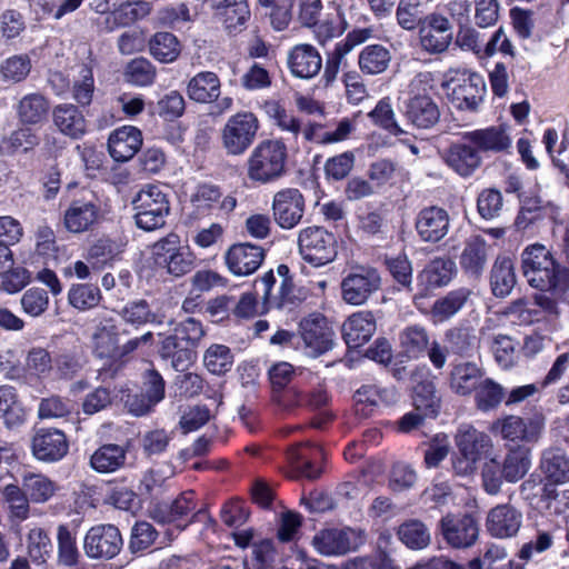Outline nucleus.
<instances>
[{
	"instance_id": "f257e3e1",
	"label": "nucleus",
	"mask_w": 569,
	"mask_h": 569,
	"mask_svg": "<svg viewBox=\"0 0 569 569\" xmlns=\"http://www.w3.org/2000/svg\"><path fill=\"white\" fill-rule=\"evenodd\" d=\"M521 268L530 287L540 291H551L558 299L566 295L568 288L566 270L560 268L545 246L540 243L528 246L521 253Z\"/></svg>"
},
{
	"instance_id": "f03ea898",
	"label": "nucleus",
	"mask_w": 569,
	"mask_h": 569,
	"mask_svg": "<svg viewBox=\"0 0 569 569\" xmlns=\"http://www.w3.org/2000/svg\"><path fill=\"white\" fill-rule=\"evenodd\" d=\"M128 335L123 325L113 318H103L96 326L92 335L93 352L101 359H121L134 351L140 345L151 342L153 335L151 331L130 339L123 345L120 343V337Z\"/></svg>"
},
{
	"instance_id": "7ed1b4c3",
	"label": "nucleus",
	"mask_w": 569,
	"mask_h": 569,
	"mask_svg": "<svg viewBox=\"0 0 569 569\" xmlns=\"http://www.w3.org/2000/svg\"><path fill=\"white\" fill-rule=\"evenodd\" d=\"M287 147L281 140L267 139L259 142L247 160V176L251 181L272 182L283 176Z\"/></svg>"
},
{
	"instance_id": "20e7f679",
	"label": "nucleus",
	"mask_w": 569,
	"mask_h": 569,
	"mask_svg": "<svg viewBox=\"0 0 569 569\" xmlns=\"http://www.w3.org/2000/svg\"><path fill=\"white\" fill-rule=\"evenodd\" d=\"M132 206L137 227L146 231L163 227L170 212L168 197L157 184L143 186L132 199Z\"/></svg>"
},
{
	"instance_id": "39448f33",
	"label": "nucleus",
	"mask_w": 569,
	"mask_h": 569,
	"mask_svg": "<svg viewBox=\"0 0 569 569\" xmlns=\"http://www.w3.org/2000/svg\"><path fill=\"white\" fill-rule=\"evenodd\" d=\"M260 122L251 111H240L229 117L220 131L221 144L227 154H243L253 143Z\"/></svg>"
},
{
	"instance_id": "423d86ee",
	"label": "nucleus",
	"mask_w": 569,
	"mask_h": 569,
	"mask_svg": "<svg viewBox=\"0 0 569 569\" xmlns=\"http://www.w3.org/2000/svg\"><path fill=\"white\" fill-rule=\"evenodd\" d=\"M366 541L365 529L343 527L319 530L312 537L311 545L321 556L339 557L357 551Z\"/></svg>"
},
{
	"instance_id": "0eeeda50",
	"label": "nucleus",
	"mask_w": 569,
	"mask_h": 569,
	"mask_svg": "<svg viewBox=\"0 0 569 569\" xmlns=\"http://www.w3.org/2000/svg\"><path fill=\"white\" fill-rule=\"evenodd\" d=\"M298 248L302 259L313 267L330 263L337 257V241L325 228L312 226L301 229Z\"/></svg>"
},
{
	"instance_id": "6e6552de",
	"label": "nucleus",
	"mask_w": 569,
	"mask_h": 569,
	"mask_svg": "<svg viewBox=\"0 0 569 569\" xmlns=\"http://www.w3.org/2000/svg\"><path fill=\"white\" fill-rule=\"evenodd\" d=\"M381 287V277L376 268L357 266L341 281L342 300L351 306H360Z\"/></svg>"
},
{
	"instance_id": "1a4fd4ad",
	"label": "nucleus",
	"mask_w": 569,
	"mask_h": 569,
	"mask_svg": "<svg viewBox=\"0 0 569 569\" xmlns=\"http://www.w3.org/2000/svg\"><path fill=\"white\" fill-rule=\"evenodd\" d=\"M438 530L443 540L455 549H467L479 537L477 519L469 513H447L438 522Z\"/></svg>"
},
{
	"instance_id": "9d476101",
	"label": "nucleus",
	"mask_w": 569,
	"mask_h": 569,
	"mask_svg": "<svg viewBox=\"0 0 569 569\" xmlns=\"http://www.w3.org/2000/svg\"><path fill=\"white\" fill-rule=\"evenodd\" d=\"M421 48L430 54L443 53L453 40V29L450 21L439 14L431 13L423 17L419 28Z\"/></svg>"
},
{
	"instance_id": "9b49d317",
	"label": "nucleus",
	"mask_w": 569,
	"mask_h": 569,
	"mask_svg": "<svg viewBox=\"0 0 569 569\" xmlns=\"http://www.w3.org/2000/svg\"><path fill=\"white\" fill-rule=\"evenodd\" d=\"M123 540L119 529L112 525H99L89 529L83 549L91 559H112L121 550Z\"/></svg>"
},
{
	"instance_id": "f8f14e48",
	"label": "nucleus",
	"mask_w": 569,
	"mask_h": 569,
	"mask_svg": "<svg viewBox=\"0 0 569 569\" xmlns=\"http://www.w3.org/2000/svg\"><path fill=\"white\" fill-rule=\"evenodd\" d=\"M543 427L545 420L542 417L536 416L523 419L511 415L493 422L491 430L498 432L505 440L530 443L538 441Z\"/></svg>"
},
{
	"instance_id": "ddd939ff",
	"label": "nucleus",
	"mask_w": 569,
	"mask_h": 569,
	"mask_svg": "<svg viewBox=\"0 0 569 569\" xmlns=\"http://www.w3.org/2000/svg\"><path fill=\"white\" fill-rule=\"evenodd\" d=\"M447 86L451 90L448 92L451 103L460 110H477L486 92V83L478 73L463 72L461 78Z\"/></svg>"
},
{
	"instance_id": "4468645a",
	"label": "nucleus",
	"mask_w": 569,
	"mask_h": 569,
	"mask_svg": "<svg viewBox=\"0 0 569 569\" xmlns=\"http://www.w3.org/2000/svg\"><path fill=\"white\" fill-rule=\"evenodd\" d=\"M102 217L98 200L89 198L73 199L63 213V224L72 233L92 230Z\"/></svg>"
},
{
	"instance_id": "2eb2a0df",
	"label": "nucleus",
	"mask_w": 569,
	"mask_h": 569,
	"mask_svg": "<svg viewBox=\"0 0 569 569\" xmlns=\"http://www.w3.org/2000/svg\"><path fill=\"white\" fill-rule=\"evenodd\" d=\"M272 212L277 224L282 229L295 228L303 217L305 199L295 188L278 191L272 200Z\"/></svg>"
},
{
	"instance_id": "dca6fc26",
	"label": "nucleus",
	"mask_w": 569,
	"mask_h": 569,
	"mask_svg": "<svg viewBox=\"0 0 569 569\" xmlns=\"http://www.w3.org/2000/svg\"><path fill=\"white\" fill-rule=\"evenodd\" d=\"M263 260V248L250 242L232 244L224 253V261L229 271L238 277L256 272Z\"/></svg>"
},
{
	"instance_id": "f3484780",
	"label": "nucleus",
	"mask_w": 569,
	"mask_h": 569,
	"mask_svg": "<svg viewBox=\"0 0 569 569\" xmlns=\"http://www.w3.org/2000/svg\"><path fill=\"white\" fill-rule=\"evenodd\" d=\"M69 449L66 435L52 428H41L31 440L32 455L37 460L56 462L62 459Z\"/></svg>"
},
{
	"instance_id": "a211bd4d",
	"label": "nucleus",
	"mask_w": 569,
	"mask_h": 569,
	"mask_svg": "<svg viewBox=\"0 0 569 569\" xmlns=\"http://www.w3.org/2000/svg\"><path fill=\"white\" fill-rule=\"evenodd\" d=\"M450 227V218L443 208L431 206L420 210L416 217L415 228L425 242L436 243L443 239Z\"/></svg>"
},
{
	"instance_id": "6ab92c4d",
	"label": "nucleus",
	"mask_w": 569,
	"mask_h": 569,
	"mask_svg": "<svg viewBox=\"0 0 569 569\" xmlns=\"http://www.w3.org/2000/svg\"><path fill=\"white\" fill-rule=\"evenodd\" d=\"M522 526V513L516 507L505 503L492 508L487 517V529L492 537H515Z\"/></svg>"
},
{
	"instance_id": "aec40b11",
	"label": "nucleus",
	"mask_w": 569,
	"mask_h": 569,
	"mask_svg": "<svg viewBox=\"0 0 569 569\" xmlns=\"http://www.w3.org/2000/svg\"><path fill=\"white\" fill-rule=\"evenodd\" d=\"M287 66L293 77L311 79L321 70L322 58L313 46L300 43L288 52Z\"/></svg>"
},
{
	"instance_id": "412c9836",
	"label": "nucleus",
	"mask_w": 569,
	"mask_h": 569,
	"mask_svg": "<svg viewBox=\"0 0 569 569\" xmlns=\"http://www.w3.org/2000/svg\"><path fill=\"white\" fill-rule=\"evenodd\" d=\"M456 272V264L449 258H435L417 276V287L421 296L430 290L447 286Z\"/></svg>"
},
{
	"instance_id": "4be33fe9",
	"label": "nucleus",
	"mask_w": 569,
	"mask_h": 569,
	"mask_svg": "<svg viewBox=\"0 0 569 569\" xmlns=\"http://www.w3.org/2000/svg\"><path fill=\"white\" fill-rule=\"evenodd\" d=\"M142 146V133L133 126H123L113 130L108 139L110 156L119 162L134 157Z\"/></svg>"
},
{
	"instance_id": "5701e85b",
	"label": "nucleus",
	"mask_w": 569,
	"mask_h": 569,
	"mask_svg": "<svg viewBox=\"0 0 569 569\" xmlns=\"http://www.w3.org/2000/svg\"><path fill=\"white\" fill-rule=\"evenodd\" d=\"M300 336L309 349V353L318 356L331 348L332 341L321 315H311L300 321Z\"/></svg>"
},
{
	"instance_id": "b1692460",
	"label": "nucleus",
	"mask_w": 569,
	"mask_h": 569,
	"mask_svg": "<svg viewBox=\"0 0 569 569\" xmlns=\"http://www.w3.org/2000/svg\"><path fill=\"white\" fill-rule=\"evenodd\" d=\"M490 247L480 236L470 237L459 257L462 271L472 278H479L487 266Z\"/></svg>"
},
{
	"instance_id": "393cba45",
	"label": "nucleus",
	"mask_w": 569,
	"mask_h": 569,
	"mask_svg": "<svg viewBox=\"0 0 569 569\" xmlns=\"http://www.w3.org/2000/svg\"><path fill=\"white\" fill-rule=\"evenodd\" d=\"M376 332V319L371 311L352 313L342 325V337L349 348H358Z\"/></svg>"
},
{
	"instance_id": "a878e982",
	"label": "nucleus",
	"mask_w": 569,
	"mask_h": 569,
	"mask_svg": "<svg viewBox=\"0 0 569 569\" xmlns=\"http://www.w3.org/2000/svg\"><path fill=\"white\" fill-rule=\"evenodd\" d=\"M483 370L473 361H459L451 365L448 386L458 396H469L478 387Z\"/></svg>"
},
{
	"instance_id": "bb28decb",
	"label": "nucleus",
	"mask_w": 569,
	"mask_h": 569,
	"mask_svg": "<svg viewBox=\"0 0 569 569\" xmlns=\"http://www.w3.org/2000/svg\"><path fill=\"white\" fill-rule=\"evenodd\" d=\"M441 157L446 164L461 177L471 176L482 161L477 148L466 143L451 144Z\"/></svg>"
},
{
	"instance_id": "cd10ccee",
	"label": "nucleus",
	"mask_w": 569,
	"mask_h": 569,
	"mask_svg": "<svg viewBox=\"0 0 569 569\" xmlns=\"http://www.w3.org/2000/svg\"><path fill=\"white\" fill-rule=\"evenodd\" d=\"M52 121L59 132L74 140L82 138L87 132V120L72 103L57 104L52 110Z\"/></svg>"
},
{
	"instance_id": "c85d7f7f",
	"label": "nucleus",
	"mask_w": 569,
	"mask_h": 569,
	"mask_svg": "<svg viewBox=\"0 0 569 569\" xmlns=\"http://www.w3.org/2000/svg\"><path fill=\"white\" fill-rule=\"evenodd\" d=\"M403 113L408 122L418 129H430L440 119L439 107L430 97H410Z\"/></svg>"
},
{
	"instance_id": "c756f323",
	"label": "nucleus",
	"mask_w": 569,
	"mask_h": 569,
	"mask_svg": "<svg viewBox=\"0 0 569 569\" xmlns=\"http://www.w3.org/2000/svg\"><path fill=\"white\" fill-rule=\"evenodd\" d=\"M159 356L161 359L170 361L176 371H184L197 359V351L172 332L162 338Z\"/></svg>"
},
{
	"instance_id": "7c9ffc66",
	"label": "nucleus",
	"mask_w": 569,
	"mask_h": 569,
	"mask_svg": "<svg viewBox=\"0 0 569 569\" xmlns=\"http://www.w3.org/2000/svg\"><path fill=\"white\" fill-rule=\"evenodd\" d=\"M276 283V277L272 271L263 274V277L256 283L257 290H261L264 305L268 308H286L296 303L297 297L295 295V286L289 278L281 280L277 295L272 293V288Z\"/></svg>"
},
{
	"instance_id": "2f4dec72",
	"label": "nucleus",
	"mask_w": 569,
	"mask_h": 569,
	"mask_svg": "<svg viewBox=\"0 0 569 569\" xmlns=\"http://www.w3.org/2000/svg\"><path fill=\"white\" fill-rule=\"evenodd\" d=\"M186 93L197 103L213 102L221 94L220 78L212 71H200L187 82Z\"/></svg>"
},
{
	"instance_id": "473e14b6",
	"label": "nucleus",
	"mask_w": 569,
	"mask_h": 569,
	"mask_svg": "<svg viewBox=\"0 0 569 569\" xmlns=\"http://www.w3.org/2000/svg\"><path fill=\"white\" fill-rule=\"evenodd\" d=\"M463 137L475 144L478 151L503 152L511 147V138L503 126L473 130L465 133Z\"/></svg>"
},
{
	"instance_id": "72a5a7b5",
	"label": "nucleus",
	"mask_w": 569,
	"mask_h": 569,
	"mask_svg": "<svg viewBox=\"0 0 569 569\" xmlns=\"http://www.w3.org/2000/svg\"><path fill=\"white\" fill-rule=\"evenodd\" d=\"M356 122L349 118L341 119L331 131H326L321 123L313 122L305 127L302 137L309 142L332 144L347 140L356 131Z\"/></svg>"
},
{
	"instance_id": "f704fd0d",
	"label": "nucleus",
	"mask_w": 569,
	"mask_h": 569,
	"mask_svg": "<svg viewBox=\"0 0 569 569\" xmlns=\"http://www.w3.org/2000/svg\"><path fill=\"white\" fill-rule=\"evenodd\" d=\"M455 441L461 453L469 455L478 461L492 446L491 438L487 433L477 430L471 425L460 426Z\"/></svg>"
},
{
	"instance_id": "c9c22d12",
	"label": "nucleus",
	"mask_w": 569,
	"mask_h": 569,
	"mask_svg": "<svg viewBox=\"0 0 569 569\" xmlns=\"http://www.w3.org/2000/svg\"><path fill=\"white\" fill-rule=\"evenodd\" d=\"M445 343L448 345L450 353L459 357H472L480 347L476 329L469 326H460L447 330Z\"/></svg>"
},
{
	"instance_id": "e433bc0d",
	"label": "nucleus",
	"mask_w": 569,
	"mask_h": 569,
	"mask_svg": "<svg viewBox=\"0 0 569 569\" xmlns=\"http://www.w3.org/2000/svg\"><path fill=\"white\" fill-rule=\"evenodd\" d=\"M516 282L512 259L505 254L498 256L490 272L492 293L498 298H506L511 293Z\"/></svg>"
},
{
	"instance_id": "4c0bfd02",
	"label": "nucleus",
	"mask_w": 569,
	"mask_h": 569,
	"mask_svg": "<svg viewBox=\"0 0 569 569\" xmlns=\"http://www.w3.org/2000/svg\"><path fill=\"white\" fill-rule=\"evenodd\" d=\"M429 345L430 336L423 326H408L399 333L401 355L408 359H419L423 357Z\"/></svg>"
},
{
	"instance_id": "58836bf2",
	"label": "nucleus",
	"mask_w": 569,
	"mask_h": 569,
	"mask_svg": "<svg viewBox=\"0 0 569 569\" xmlns=\"http://www.w3.org/2000/svg\"><path fill=\"white\" fill-rule=\"evenodd\" d=\"M49 110V100L41 93L26 94L17 106L20 122L28 126L42 123L48 118Z\"/></svg>"
},
{
	"instance_id": "ea45409f",
	"label": "nucleus",
	"mask_w": 569,
	"mask_h": 569,
	"mask_svg": "<svg viewBox=\"0 0 569 569\" xmlns=\"http://www.w3.org/2000/svg\"><path fill=\"white\" fill-rule=\"evenodd\" d=\"M126 449L116 443L99 447L90 457V466L100 473H111L124 466Z\"/></svg>"
},
{
	"instance_id": "a19ab883",
	"label": "nucleus",
	"mask_w": 569,
	"mask_h": 569,
	"mask_svg": "<svg viewBox=\"0 0 569 569\" xmlns=\"http://www.w3.org/2000/svg\"><path fill=\"white\" fill-rule=\"evenodd\" d=\"M399 540L411 550H422L431 542L429 528L419 519L402 522L397 530Z\"/></svg>"
},
{
	"instance_id": "79ce46f5",
	"label": "nucleus",
	"mask_w": 569,
	"mask_h": 569,
	"mask_svg": "<svg viewBox=\"0 0 569 569\" xmlns=\"http://www.w3.org/2000/svg\"><path fill=\"white\" fill-rule=\"evenodd\" d=\"M500 466L506 481H519L530 468V450L522 446L510 449Z\"/></svg>"
},
{
	"instance_id": "37998d69",
	"label": "nucleus",
	"mask_w": 569,
	"mask_h": 569,
	"mask_svg": "<svg viewBox=\"0 0 569 569\" xmlns=\"http://www.w3.org/2000/svg\"><path fill=\"white\" fill-rule=\"evenodd\" d=\"M0 419L8 429L17 428L26 420V413L17 400L16 390L10 386H0Z\"/></svg>"
},
{
	"instance_id": "c03bdc74",
	"label": "nucleus",
	"mask_w": 569,
	"mask_h": 569,
	"mask_svg": "<svg viewBox=\"0 0 569 569\" xmlns=\"http://www.w3.org/2000/svg\"><path fill=\"white\" fill-rule=\"evenodd\" d=\"M188 246L182 244L180 237L171 232L166 237L156 241L151 247V254L154 264L162 269L167 270L168 267L172 263L173 259L177 258L182 249H186Z\"/></svg>"
},
{
	"instance_id": "a18cd8bd",
	"label": "nucleus",
	"mask_w": 569,
	"mask_h": 569,
	"mask_svg": "<svg viewBox=\"0 0 569 569\" xmlns=\"http://www.w3.org/2000/svg\"><path fill=\"white\" fill-rule=\"evenodd\" d=\"M470 290L460 288L448 292L445 297L438 299L431 309L432 319L436 322H442L453 317L467 302Z\"/></svg>"
},
{
	"instance_id": "49530a36",
	"label": "nucleus",
	"mask_w": 569,
	"mask_h": 569,
	"mask_svg": "<svg viewBox=\"0 0 569 569\" xmlns=\"http://www.w3.org/2000/svg\"><path fill=\"white\" fill-rule=\"evenodd\" d=\"M3 501L8 505L11 518L23 521L29 518L30 500L23 486L8 483L0 488Z\"/></svg>"
},
{
	"instance_id": "de8ad7c7",
	"label": "nucleus",
	"mask_w": 569,
	"mask_h": 569,
	"mask_svg": "<svg viewBox=\"0 0 569 569\" xmlns=\"http://www.w3.org/2000/svg\"><path fill=\"white\" fill-rule=\"evenodd\" d=\"M124 242L108 237L98 239L89 249L88 256L94 267L111 266L123 251Z\"/></svg>"
},
{
	"instance_id": "09e8293b",
	"label": "nucleus",
	"mask_w": 569,
	"mask_h": 569,
	"mask_svg": "<svg viewBox=\"0 0 569 569\" xmlns=\"http://www.w3.org/2000/svg\"><path fill=\"white\" fill-rule=\"evenodd\" d=\"M22 486L28 493L30 502L44 503L56 493V482L41 473L28 472L22 477Z\"/></svg>"
},
{
	"instance_id": "8fccbe9b",
	"label": "nucleus",
	"mask_w": 569,
	"mask_h": 569,
	"mask_svg": "<svg viewBox=\"0 0 569 569\" xmlns=\"http://www.w3.org/2000/svg\"><path fill=\"white\" fill-rule=\"evenodd\" d=\"M119 315L126 323L136 328L147 323H162V318L152 311L150 303L144 299L129 301Z\"/></svg>"
},
{
	"instance_id": "3c124183",
	"label": "nucleus",
	"mask_w": 569,
	"mask_h": 569,
	"mask_svg": "<svg viewBox=\"0 0 569 569\" xmlns=\"http://www.w3.org/2000/svg\"><path fill=\"white\" fill-rule=\"evenodd\" d=\"M157 77L156 67L146 58L130 60L123 70L124 81L136 87H149Z\"/></svg>"
},
{
	"instance_id": "603ef678",
	"label": "nucleus",
	"mask_w": 569,
	"mask_h": 569,
	"mask_svg": "<svg viewBox=\"0 0 569 569\" xmlns=\"http://www.w3.org/2000/svg\"><path fill=\"white\" fill-rule=\"evenodd\" d=\"M390 60V52L383 46H367L359 56V67L367 74H379L388 68Z\"/></svg>"
},
{
	"instance_id": "864d4df0",
	"label": "nucleus",
	"mask_w": 569,
	"mask_h": 569,
	"mask_svg": "<svg viewBox=\"0 0 569 569\" xmlns=\"http://www.w3.org/2000/svg\"><path fill=\"white\" fill-rule=\"evenodd\" d=\"M223 9V24L230 33L241 32L251 17L247 0H228Z\"/></svg>"
},
{
	"instance_id": "5fc2aeb1",
	"label": "nucleus",
	"mask_w": 569,
	"mask_h": 569,
	"mask_svg": "<svg viewBox=\"0 0 569 569\" xmlns=\"http://www.w3.org/2000/svg\"><path fill=\"white\" fill-rule=\"evenodd\" d=\"M150 53L160 62L169 63L180 54V44L174 34L157 32L149 42Z\"/></svg>"
},
{
	"instance_id": "6e6d98bb",
	"label": "nucleus",
	"mask_w": 569,
	"mask_h": 569,
	"mask_svg": "<svg viewBox=\"0 0 569 569\" xmlns=\"http://www.w3.org/2000/svg\"><path fill=\"white\" fill-rule=\"evenodd\" d=\"M542 469L547 476V483L567 482L569 460L560 449H552L543 455Z\"/></svg>"
},
{
	"instance_id": "4d7b16f0",
	"label": "nucleus",
	"mask_w": 569,
	"mask_h": 569,
	"mask_svg": "<svg viewBox=\"0 0 569 569\" xmlns=\"http://www.w3.org/2000/svg\"><path fill=\"white\" fill-rule=\"evenodd\" d=\"M101 298L100 289L90 283L72 284L68 291L69 303L80 311H87L97 307Z\"/></svg>"
},
{
	"instance_id": "13d9d810",
	"label": "nucleus",
	"mask_w": 569,
	"mask_h": 569,
	"mask_svg": "<svg viewBox=\"0 0 569 569\" xmlns=\"http://www.w3.org/2000/svg\"><path fill=\"white\" fill-rule=\"evenodd\" d=\"M258 4L268 9L272 28L277 31L286 30L292 19L295 0H257Z\"/></svg>"
},
{
	"instance_id": "bf43d9fd",
	"label": "nucleus",
	"mask_w": 569,
	"mask_h": 569,
	"mask_svg": "<svg viewBox=\"0 0 569 569\" xmlns=\"http://www.w3.org/2000/svg\"><path fill=\"white\" fill-rule=\"evenodd\" d=\"M427 0H400L396 10L398 24L405 30L420 28Z\"/></svg>"
},
{
	"instance_id": "052dcab7",
	"label": "nucleus",
	"mask_w": 569,
	"mask_h": 569,
	"mask_svg": "<svg viewBox=\"0 0 569 569\" xmlns=\"http://www.w3.org/2000/svg\"><path fill=\"white\" fill-rule=\"evenodd\" d=\"M413 406L416 410L436 417L440 408V398L437 396L436 387L431 381H422L415 387Z\"/></svg>"
},
{
	"instance_id": "680f3d73",
	"label": "nucleus",
	"mask_w": 569,
	"mask_h": 569,
	"mask_svg": "<svg viewBox=\"0 0 569 569\" xmlns=\"http://www.w3.org/2000/svg\"><path fill=\"white\" fill-rule=\"evenodd\" d=\"M477 406L482 411L495 409L503 399V388L490 378L481 379L475 390Z\"/></svg>"
},
{
	"instance_id": "e2e57ef3",
	"label": "nucleus",
	"mask_w": 569,
	"mask_h": 569,
	"mask_svg": "<svg viewBox=\"0 0 569 569\" xmlns=\"http://www.w3.org/2000/svg\"><path fill=\"white\" fill-rule=\"evenodd\" d=\"M203 363L211 373L223 375L231 369L233 357L227 346L212 345L204 352Z\"/></svg>"
},
{
	"instance_id": "0e129e2a",
	"label": "nucleus",
	"mask_w": 569,
	"mask_h": 569,
	"mask_svg": "<svg viewBox=\"0 0 569 569\" xmlns=\"http://www.w3.org/2000/svg\"><path fill=\"white\" fill-rule=\"evenodd\" d=\"M569 489L567 482L546 483L543 487L542 500L546 508L556 515H565L569 509Z\"/></svg>"
},
{
	"instance_id": "69168bd1",
	"label": "nucleus",
	"mask_w": 569,
	"mask_h": 569,
	"mask_svg": "<svg viewBox=\"0 0 569 569\" xmlns=\"http://www.w3.org/2000/svg\"><path fill=\"white\" fill-rule=\"evenodd\" d=\"M72 98L82 107L89 106L94 92V78L92 70L81 66L78 76L72 81Z\"/></svg>"
},
{
	"instance_id": "338daca9",
	"label": "nucleus",
	"mask_w": 569,
	"mask_h": 569,
	"mask_svg": "<svg viewBox=\"0 0 569 569\" xmlns=\"http://www.w3.org/2000/svg\"><path fill=\"white\" fill-rule=\"evenodd\" d=\"M40 142L38 134L29 127H21L13 130L3 140L7 152L12 154L19 151L24 153L33 150Z\"/></svg>"
},
{
	"instance_id": "774afa93",
	"label": "nucleus",
	"mask_w": 569,
	"mask_h": 569,
	"mask_svg": "<svg viewBox=\"0 0 569 569\" xmlns=\"http://www.w3.org/2000/svg\"><path fill=\"white\" fill-rule=\"evenodd\" d=\"M20 305L26 315L38 318L49 308L48 291L38 287L29 288L21 296Z\"/></svg>"
}]
</instances>
